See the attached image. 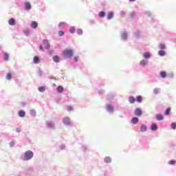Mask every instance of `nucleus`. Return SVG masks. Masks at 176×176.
Listing matches in <instances>:
<instances>
[{
	"instance_id": "nucleus-1",
	"label": "nucleus",
	"mask_w": 176,
	"mask_h": 176,
	"mask_svg": "<svg viewBox=\"0 0 176 176\" xmlns=\"http://www.w3.org/2000/svg\"><path fill=\"white\" fill-rule=\"evenodd\" d=\"M34 157V152L29 150L24 153L23 155L21 156V160H23V162H28V160H31Z\"/></svg>"
},
{
	"instance_id": "nucleus-2",
	"label": "nucleus",
	"mask_w": 176,
	"mask_h": 176,
	"mask_svg": "<svg viewBox=\"0 0 176 176\" xmlns=\"http://www.w3.org/2000/svg\"><path fill=\"white\" fill-rule=\"evenodd\" d=\"M63 54L65 58H71L74 56V50L66 49L63 52Z\"/></svg>"
},
{
	"instance_id": "nucleus-3",
	"label": "nucleus",
	"mask_w": 176,
	"mask_h": 176,
	"mask_svg": "<svg viewBox=\"0 0 176 176\" xmlns=\"http://www.w3.org/2000/svg\"><path fill=\"white\" fill-rule=\"evenodd\" d=\"M47 129L50 130H56V123L54 121L49 120L45 122Z\"/></svg>"
},
{
	"instance_id": "nucleus-4",
	"label": "nucleus",
	"mask_w": 176,
	"mask_h": 176,
	"mask_svg": "<svg viewBox=\"0 0 176 176\" xmlns=\"http://www.w3.org/2000/svg\"><path fill=\"white\" fill-rule=\"evenodd\" d=\"M106 111L108 113H110V115H113V113L115 112V107L111 104H106Z\"/></svg>"
},
{
	"instance_id": "nucleus-5",
	"label": "nucleus",
	"mask_w": 176,
	"mask_h": 176,
	"mask_svg": "<svg viewBox=\"0 0 176 176\" xmlns=\"http://www.w3.org/2000/svg\"><path fill=\"white\" fill-rule=\"evenodd\" d=\"M62 122L65 126H71V120L68 117L63 118Z\"/></svg>"
},
{
	"instance_id": "nucleus-6",
	"label": "nucleus",
	"mask_w": 176,
	"mask_h": 176,
	"mask_svg": "<svg viewBox=\"0 0 176 176\" xmlns=\"http://www.w3.org/2000/svg\"><path fill=\"white\" fill-rule=\"evenodd\" d=\"M43 45L45 49H47V50L50 49V43H49V41L47 39H45L43 41Z\"/></svg>"
},
{
	"instance_id": "nucleus-7",
	"label": "nucleus",
	"mask_w": 176,
	"mask_h": 176,
	"mask_svg": "<svg viewBox=\"0 0 176 176\" xmlns=\"http://www.w3.org/2000/svg\"><path fill=\"white\" fill-rule=\"evenodd\" d=\"M24 6H25V10H31L32 9V6H31V3L26 1L24 3Z\"/></svg>"
},
{
	"instance_id": "nucleus-8",
	"label": "nucleus",
	"mask_w": 176,
	"mask_h": 176,
	"mask_svg": "<svg viewBox=\"0 0 176 176\" xmlns=\"http://www.w3.org/2000/svg\"><path fill=\"white\" fill-rule=\"evenodd\" d=\"M129 36V34L127 32H124L121 34V40L122 41H127V38Z\"/></svg>"
},
{
	"instance_id": "nucleus-9",
	"label": "nucleus",
	"mask_w": 176,
	"mask_h": 176,
	"mask_svg": "<svg viewBox=\"0 0 176 176\" xmlns=\"http://www.w3.org/2000/svg\"><path fill=\"white\" fill-rule=\"evenodd\" d=\"M135 116H141L142 115V110L140 108H137L134 111Z\"/></svg>"
},
{
	"instance_id": "nucleus-10",
	"label": "nucleus",
	"mask_w": 176,
	"mask_h": 176,
	"mask_svg": "<svg viewBox=\"0 0 176 176\" xmlns=\"http://www.w3.org/2000/svg\"><path fill=\"white\" fill-rule=\"evenodd\" d=\"M155 119L156 120H157V122H160L161 120H163V119H164V116H163V115L161 113H158L156 114Z\"/></svg>"
},
{
	"instance_id": "nucleus-11",
	"label": "nucleus",
	"mask_w": 176,
	"mask_h": 176,
	"mask_svg": "<svg viewBox=\"0 0 176 176\" xmlns=\"http://www.w3.org/2000/svg\"><path fill=\"white\" fill-rule=\"evenodd\" d=\"M52 60H53L54 63H56V64L60 63V56H58V55H54L52 58Z\"/></svg>"
},
{
	"instance_id": "nucleus-12",
	"label": "nucleus",
	"mask_w": 176,
	"mask_h": 176,
	"mask_svg": "<svg viewBox=\"0 0 176 176\" xmlns=\"http://www.w3.org/2000/svg\"><path fill=\"white\" fill-rule=\"evenodd\" d=\"M160 76L162 79H166V78H167V72H166L165 71H161L160 72Z\"/></svg>"
},
{
	"instance_id": "nucleus-13",
	"label": "nucleus",
	"mask_w": 176,
	"mask_h": 176,
	"mask_svg": "<svg viewBox=\"0 0 176 176\" xmlns=\"http://www.w3.org/2000/svg\"><path fill=\"white\" fill-rule=\"evenodd\" d=\"M157 124L156 123H153L151 126V131H156L157 130Z\"/></svg>"
},
{
	"instance_id": "nucleus-14",
	"label": "nucleus",
	"mask_w": 176,
	"mask_h": 176,
	"mask_svg": "<svg viewBox=\"0 0 176 176\" xmlns=\"http://www.w3.org/2000/svg\"><path fill=\"white\" fill-rule=\"evenodd\" d=\"M104 162L107 164H109V163H112V158H111V157H106L104 159Z\"/></svg>"
},
{
	"instance_id": "nucleus-15",
	"label": "nucleus",
	"mask_w": 176,
	"mask_h": 176,
	"mask_svg": "<svg viewBox=\"0 0 176 176\" xmlns=\"http://www.w3.org/2000/svg\"><path fill=\"white\" fill-rule=\"evenodd\" d=\"M146 130H148V126H146V125H145V124H142L140 126V131L142 133H145V131H146Z\"/></svg>"
},
{
	"instance_id": "nucleus-16",
	"label": "nucleus",
	"mask_w": 176,
	"mask_h": 176,
	"mask_svg": "<svg viewBox=\"0 0 176 176\" xmlns=\"http://www.w3.org/2000/svg\"><path fill=\"white\" fill-rule=\"evenodd\" d=\"M8 23L10 25H16V19L14 18L10 19Z\"/></svg>"
},
{
	"instance_id": "nucleus-17",
	"label": "nucleus",
	"mask_w": 176,
	"mask_h": 176,
	"mask_svg": "<svg viewBox=\"0 0 176 176\" xmlns=\"http://www.w3.org/2000/svg\"><path fill=\"white\" fill-rule=\"evenodd\" d=\"M19 118H25V111L20 110L18 113Z\"/></svg>"
},
{
	"instance_id": "nucleus-18",
	"label": "nucleus",
	"mask_w": 176,
	"mask_h": 176,
	"mask_svg": "<svg viewBox=\"0 0 176 176\" xmlns=\"http://www.w3.org/2000/svg\"><path fill=\"white\" fill-rule=\"evenodd\" d=\"M158 55H159L160 57H164V56H166V51H164V50H160L158 52Z\"/></svg>"
},
{
	"instance_id": "nucleus-19",
	"label": "nucleus",
	"mask_w": 176,
	"mask_h": 176,
	"mask_svg": "<svg viewBox=\"0 0 176 176\" xmlns=\"http://www.w3.org/2000/svg\"><path fill=\"white\" fill-rule=\"evenodd\" d=\"M115 98V94H109V95H107V100L108 101H111V100H113V98Z\"/></svg>"
},
{
	"instance_id": "nucleus-20",
	"label": "nucleus",
	"mask_w": 176,
	"mask_h": 176,
	"mask_svg": "<svg viewBox=\"0 0 176 176\" xmlns=\"http://www.w3.org/2000/svg\"><path fill=\"white\" fill-rule=\"evenodd\" d=\"M141 67H145L146 65H148V60L143 59L140 63Z\"/></svg>"
},
{
	"instance_id": "nucleus-21",
	"label": "nucleus",
	"mask_w": 176,
	"mask_h": 176,
	"mask_svg": "<svg viewBox=\"0 0 176 176\" xmlns=\"http://www.w3.org/2000/svg\"><path fill=\"white\" fill-rule=\"evenodd\" d=\"M31 27L33 30L38 28V23L36 21H32L31 23Z\"/></svg>"
},
{
	"instance_id": "nucleus-22",
	"label": "nucleus",
	"mask_w": 176,
	"mask_h": 176,
	"mask_svg": "<svg viewBox=\"0 0 176 176\" xmlns=\"http://www.w3.org/2000/svg\"><path fill=\"white\" fill-rule=\"evenodd\" d=\"M41 61V59H39V57L38 56H34L33 58V63H34V64H39Z\"/></svg>"
},
{
	"instance_id": "nucleus-23",
	"label": "nucleus",
	"mask_w": 176,
	"mask_h": 176,
	"mask_svg": "<svg viewBox=\"0 0 176 176\" xmlns=\"http://www.w3.org/2000/svg\"><path fill=\"white\" fill-rule=\"evenodd\" d=\"M38 91H40V93H44V91L46 90V87L40 86L38 87Z\"/></svg>"
},
{
	"instance_id": "nucleus-24",
	"label": "nucleus",
	"mask_w": 176,
	"mask_h": 176,
	"mask_svg": "<svg viewBox=\"0 0 176 176\" xmlns=\"http://www.w3.org/2000/svg\"><path fill=\"white\" fill-rule=\"evenodd\" d=\"M171 112V107H168L165 111H164V115L165 116H168L170 115V113Z\"/></svg>"
},
{
	"instance_id": "nucleus-25",
	"label": "nucleus",
	"mask_w": 176,
	"mask_h": 176,
	"mask_svg": "<svg viewBox=\"0 0 176 176\" xmlns=\"http://www.w3.org/2000/svg\"><path fill=\"white\" fill-rule=\"evenodd\" d=\"M138 118H137V117H133V118H132V119H131V123L133 124H137V123H138Z\"/></svg>"
},
{
	"instance_id": "nucleus-26",
	"label": "nucleus",
	"mask_w": 176,
	"mask_h": 176,
	"mask_svg": "<svg viewBox=\"0 0 176 176\" xmlns=\"http://www.w3.org/2000/svg\"><path fill=\"white\" fill-rule=\"evenodd\" d=\"M113 19V12H110L107 14V20H112Z\"/></svg>"
},
{
	"instance_id": "nucleus-27",
	"label": "nucleus",
	"mask_w": 176,
	"mask_h": 176,
	"mask_svg": "<svg viewBox=\"0 0 176 176\" xmlns=\"http://www.w3.org/2000/svg\"><path fill=\"white\" fill-rule=\"evenodd\" d=\"M159 49L160 50H166V44L164 43H160L158 45Z\"/></svg>"
},
{
	"instance_id": "nucleus-28",
	"label": "nucleus",
	"mask_w": 176,
	"mask_h": 176,
	"mask_svg": "<svg viewBox=\"0 0 176 176\" xmlns=\"http://www.w3.org/2000/svg\"><path fill=\"white\" fill-rule=\"evenodd\" d=\"M58 28H59V30H63V28H65V23H64V22H60V23L58 24Z\"/></svg>"
},
{
	"instance_id": "nucleus-29",
	"label": "nucleus",
	"mask_w": 176,
	"mask_h": 176,
	"mask_svg": "<svg viewBox=\"0 0 176 176\" xmlns=\"http://www.w3.org/2000/svg\"><path fill=\"white\" fill-rule=\"evenodd\" d=\"M151 53H149V52H145L144 54V58H146V60H148V58H151Z\"/></svg>"
},
{
	"instance_id": "nucleus-30",
	"label": "nucleus",
	"mask_w": 176,
	"mask_h": 176,
	"mask_svg": "<svg viewBox=\"0 0 176 176\" xmlns=\"http://www.w3.org/2000/svg\"><path fill=\"white\" fill-rule=\"evenodd\" d=\"M56 90L58 93H63V91H64V87H63V86H58L57 87Z\"/></svg>"
},
{
	"instance_id": "nucleus-31",
	"label": "nucleus",
	"mask_w": 176,
	"mask_h": 176,
	"mask_svg": "<svg viewBox=\"0 0 176 176\" xmlns=\"http://www.w3.org/2000/svg\"><path fill=\"white\" fill-rule=\"evenodd\" d=\"M30 113L31 116H33V118H35V116H36V111H35V109L30 110Z\"/></svg>"
},
{
	"instance_id": "nucleus-32",
	"label": "nucleus",
	"mask_w": 176,
	"mask_h": 176,
	"mask_svg": "<svg viewBox=\"0 0 176 176\" xmlns=\"http://www.w3.org/2000/svg\"><path fill=\"white\" fill-rule=\"evenodd\" d=\"M3 60H4V61H8L9 60V54H8L6 52L4 53Z\"/></svg>"
},
{
	"instance_id": "nucleus-33",
	"label": "nucleus",
	"mask_w": 176,
	"mask_h": 176,
	"mask_svg": "<svg viewBox=\"0 0 176 176\" xmlns=\"http://www.w3.org/2000/svg\"><path fill=\"white\" fill-rule=\"evenodd\" d=\"M129 100L130 104H134V102H135V98H134L133 96H130Z\"/></svg>"
},
{
	"instance_id": "nucleus-34",
	"label": "nucleus",
	"mask_w": 176,
	"mask_h": 176,
	"mask_svg": "<svg viewBox=\"0 0 176 176\" xmlns=\"http://www.w3.org/2000/svg\"><path fill=\"white\" fill-rule=\"evenodd\" d=\"M168 164H169L170 166H174L176 164V161L175 160H171L168 161Z\"/></svg>"
},
{
	"instance_id": "nucleus-35",
	"label": "nucleus",
	"mask_w": 176,
	"mask_h": 176,
	"mask_svg": "<svg viewBox=\"0 0 176 176\" xmlns=\"http://www.w3.org/2000/svg\"><path fill=\"white\" fill-rule=\"evenodd\" d=\"M166 77L168 78L169 79H173V78H174V73L170 72L167 74Z\"/></svg>"
},
{
	"instance_id": "nucleus-36",
	"label": "nucleus",
	"mask_w": 176,
	"mask_h": 176,
	"mask_svg": "<svg viewBox=\"0 0 176 176\" xmlns=\"http://www.w3.org/2000/svg\"><path fill=\"white\" fill-rule=\"evenodd\" d=\"M99 17L103 18L105 17V12L100 11L98 14Z\"/></svg>"
},
{
	"instance_id": "nucleus-37",
	"label": "nucleus",
	"mask_w": 176,
	"mask_h": 176,
	"mask_svg": "<svg viewBox=\"0 0 176 176\" xmlns=\"http://www.w3.org/2000/svg\"><path fill=\"white\" fill-rule=\"evenodd\" d=\"M134 35L135 38H140V35H141V32L139 30H137L135 33Z\"/></svg>"
},
{
	"instance_id": "nucleus-38",
	"label": "nucleus",
	"mask_w": 176,
	"mask_h": 176,
	"mask_svg": "<svg viewBox=\"0 0 176 176\" xmlns=\"http://www.w3.org/2000/svg\"><path fill=\"white\" fill-rule=\"evenodd\" d=\"M137 102H142V97L141 96H138L136 97Z\"/></svg>"
},
{
	"instance_id": "nucleus-39",
	"label": "nucleus",
	"mask_w": 176,
	"mask_h": 176,
	"mask_svg": "<svg viewBox=\"0 0 176 176\" xmlns=\"http://www.w3.org/2000/svg\"><path fill=\"white\" fill-rule=\"evenodd\" d=\"M76 33L78 35H83V30L82 29H77Z\"/></svg>"
},
{
	"instance_id": "nucleus-40",
	"label": "nucleus",
	"mask_w": 176,
	"mask_h": 176,
	"mask_svg": "<svg viewBox=\"0 0 176 176\" xmlns=\"http://www.w3.org/2000/svg\"><path fill=\"white\" fill-rule=\"evenodd\" d=\"M58 34L60 36H64V35H65V32L63 30H59Z\"/></svg>"
},
{
	"instance_id": "nucleus-41",
	"label": "nucleus",
	"mask_w": 176,
	"mask_h": 176,
	"mask_svg": "<svg viewBox=\"0 0 176 176\" xmlns=\"http://www.w3.org/2000/svg\"><path fill=\"white\" fill-rule=\"evenodd\" d=\"M153 93H154V94H159V93H160V89H159V88L154 89Z\"/></svg>"
},
{
	"instance_id": "nucleus-42",
	"label": "nucleus",
	"mask_w": 176,
	"mask_h": 176,
	"mask_svg": "<svg viewBox=\"0 0 176 176\" xmlns=\"http://www.w3.org/2000/svg\"><path fill=\"white\" fill-rule=\"evenodd\" d=\"M70 34H75V27L72 26L69 29Z\"/></svg>"
},
{
	"instance_id": "nucleus-43",
	"label": "nucleus",
	"mask_w": 176,
	"mask_h": 176,
	"mask_svg": "<svg viewBox=\"0 0 176 176\" xmlns=\"http://www.w3.org/2000/svg\"><path fill=\"white\" fill-rule=\"evenodd\" d=\"M170 127L173 130H175L176 129V122H172Z\"/></svg>"
},
{
	"instance_id": "nucleus-44",
	"label": "nucleus",
	"mask_w": 176,
	"mask_h": 176,
	"mask_svg": "<svg viewBox=\"0 0 176 176\" xmlns=\"http://www.w3.org/2000/svg\"><path fill=\"white\" fill-rule=\"evenodd\" d=\"M131 19H134L135 17V12H133L130 14Z\"/></svg>"
},
{
	"instance_id": "nucleus-45",
	"label": "nucleus",
	"mask_w": 176,
	"mask_h": 176,
	"mask_svg": "<svg viewBox=\"0 0 176 176\" xmlns=\"http://www.w3.org/2000/svg\"><path fill=\"white\" fill-rule=\"evenodd\" d=\"M6 79H8V80L12 79V74L10 73H8L7 74Z\"/></svg>"
},
{
	"instance_id": "nucleus-46",
	"label": "nucleus",
	"mask_w": 176,
	"mask_h": 176,
	"mask_svg": "<svg viewBox=\"0 0 176 176\" xmlns=\"http://www.w3.org/2000/svg\"><path fill=\"white\" fill-rule=\"evenodd\" d=\"M59 149L60 151H64V149H65V144L60 145V147H59Z\"/></svg>"
},
{
	"instance_id": "nucleus-47",
	"label": "nucleus",
	"mask_w": 176,
	"mask_h": 176,
	"mask_svg": "<svg viewBox=\"0 0 176 176\" xmlns=\"http://www.w3.org/2000/svg\"><path fill=\"white\" fill-rule=\"evenodd\" d=\"M120 16H122V17H123V16H126V12H124V11H121V12H120Z\"/></svg>"
},
{
	"instance_id": "nucleus-48",
	"label": "nucleus",
	"mask_w": 176,
	"mask_h": 176,
	"mask_svg": "<svg viewBox=\"0 0 176 176\" xmlns=\"http://www.w3.org/2000/svg\"><path fill=\"white\" fill-rule=\"evenodd\" d=\"M78 60H79V56H74V63H78Z\"/></svg>"
},
{
	"instance_id": "nucleus-49",
	"label": "nucleus",
	"mask_w": 176,
	"mask_h": 176,
	"mask_svg": "<svg viewBox=\"0 0 176 176\" xmlns=\"http://www.w3.org/2000/svg\"><path fill=\"white\" fill-rule=\"evenodd\" d=\"M24 34H25V35H30V30H24Z\"/></svg>"
},
{
	"instance_id": "nucleus-50",
	"label": "nucleus",
	"mask_w": 176,
	"mask_h": 176,
	"mask_svg": "<svg viewBox=\"0 0 176 176\" xmlns=\"http://www.w3.org/2000/svg\"><path fill=\"white\" fill-rule=\"evenodd\" d=\"M39 49L41 52H45V49L43 48V46H42V45H39Z\"/></svg>"
},
{
	"instance_id": "nucleus-51",
	"label": "nucleus",
	"mask_w": 176,
	"mask_h": 176,
	"mask_svg": "<svg viewBox=\"0 0 176 176\" xmlns=\"http://www.w3.org/2000/svg\"><path fill=\"white\" fill-rule=\"evenodd\" d=\"M10 146L11 148L14 147V142H10Z\"/></svg>"
},
{
	"instance_id": "nucleus-52",
	"label": "nucleus",
	"mask_w": 176,
	"mask_h": 176,
	"mask_svg": "<svg viewBox=\"0 0 176 176\" xmlns=\"http://www.w3.org/2000/svg\"><path fill=\"white\" fill-rule=\"evenodd\" d=\"M146 14L148 16L151 17L152 16V13H151V12L148 11L146 12Z\"/></svg>"
},
{
	"instance_id": "nucleus-53",
	"label": "nucleus",
	"mask_w": 176,
	"mask_h": 176,
	"mask_svg": "<svg viewBox=\"0 0 176 176\" xmlns=\"http://www.w3.org/2000/svg\"><path fill=\"white\" fill-rule=\"evenodd\" d=\"M82 149H83L84 152H86V151H87V146L83 145L82 146Z\"/></svg>"
},
{
	"instance_id": "nucleus-54",
	"label": "nucleus",
	"mask_w": 176,
	"mask_h": 176,
	"mask_svg": "<svg viewBox=\"0 0 176 176\" xmlns=\"http://www.w3.org/2000/svg\"><path fill=\"white\" fill-rule=\"evenodd\" d=\"M67 111H69V112H71V111H72V107H71V106L68 107Z\"/></svg>"
},
{
	"instance_id": "nucleus-55",
	"label": "nucleus",
	"mask_w": 176,
	"mask_h": 176,
	"mask_svg": "<svg viewBox=\"0 0 176 176\" xmlns=\"http://www.w3.org/2000/svg\"><path fill=\"white\" fill-rule=\"evenodd\" d=\"M16 133H20V132L21 131V129H20V128H16Z\"/></svg>"
},
{
	"instance_id": "nucleus-56",
	"label": "nucleus",
	"mask_w": 176,
	"mask_h": 176,
	"mask_svg": "<svg viewBox=\"0 0 176 176\" xmlns=\"http://www.w3.org/2000/svg\"><path fill=\"white\" fill-rule=\"evenodd\" d=\"M98 93H99V94H103L104 90L100 89V90L98 91Z\"/></svg>"
},
{
	"instance_id": "nucleus-57",
	"label": "nucleus",
	"mask_w": 176,
	"mask_h": 176,
	"mask_svg": "<svg viewBox=\"0 0 176 176\" xmlns=\"http://www.w3.org/2000/svg\"><path fill=\"white\" fill-rule=\"evenodd\" d=\"M39 75L40 76H42L43 75V72H42V70H39Z\"/></svg>"
},
{
	"instance_id": "nucleus-58",
	"label": "nucleus",
	"mask_w": 176,
	"mask_h": 176,
	"mask_svg": "<svg viewBox=\"0 0 176 176\" xmlns=\"http://www.w3.org/2000/svg\"><path fill=\"white\" fill-rule=\"evenodd\" d=\"M129 2H135V0H129Z\"/></svg>"
},
{
	"instance_id": "nucleus-59",
	"label": "nucleus",
	"mask_w": 176,
	"mask_h": 176,
	"mask_svg": "<svg viewBox=\"0 0 176 176\" xmlns=\"http://www.w3.org/2000/svg\"><path fill=\"white\" fill-rule=\"evenodd\" d=\"M152 21H155V19L153 17L151 18Z\"/></svg>"
},
{
	"instance_id": "nucleus-60",
	"label": "nucleus",
	"mask_w": 176,
	"mask_h": 176,
	"mask_svg": "<svg viewBox=\"0 0 176 176\" xmlns=\"http://www.w3.org/2000/svg\"><path fill=\"white\" fill-rule=\"evenodd\" d=\"M23 107H25V103H22Z\"/></svg>"
},
{
	"instance_id": "nucleus-61",
	"label": "nucleus",
	"mask_w": 176,
	"mask_h": 176,
	"mask_svg": "<svg viewBox=\"0 0 176 176\" xmlns=\"http://www.w3.org/2000/svg\"><path fill=\"white\" fill-rule=\"evenodd\" d=\"M0 50H2V46L0 45Z\"/></svg>"
}]
</instances>
